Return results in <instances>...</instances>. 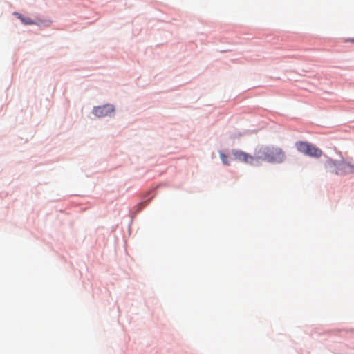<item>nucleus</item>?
<instances>
[{"label":"nucleus","instance_id":"obj_1","mask_svg":"<svg viewBox=\"0 0 354 354\" xmlns=\"http://www.w3.org/2000/svg\"><path fill=\"white\" fill-rule=\"evenodd\" d=\"M257 160L271 163H282L286 160L284 151L275 146H261L255 149Z\"/></svg>","mask_w":354,"mask_h":354},{"label":"nucleus","instance_id":"obj_2","mask_svg":"<svg viewBox=\"0 0 354 354\" xmlns=\"http://www.w3.org/2000/svg\"><path fill=\"white\" fill-rule=\"evenodd\" d=\"M295 147L299 152L310 157L318 158L323 154L319 148L308 142L298 141L295 143Z\"/></svg>","mask_w":354,"mask_h":354},{"label":"nucleus","instance_id":"obj_3","mask_svg":"<svg viewBox=\"0 0 354 354\" xmlns=\"http://www.w3.org/2000/svg\"><path fill=\"white\" fill-rule=\"evenodd\" d=\"M232 153L235 160L241 162L252 164L255 160H257L255 154L254 156H252L241 150L233 149L232 151Z\"/></svg>","mask_w":354,"mask_h":354},{"label":"nucleus","instance_id":"obj_4","mask_svg":"<svg viewBox=\"0 0 354 354\" xmlns=\"http://www.w3.org/2000/svg\"><path fill=\"white\" fill-rule=\"evenodd\" d=\"M344 164V160L335 161L332 159H328L324 165L325 169L328 172L333 173L337 175H344L343 170L342 171L340 165Z\"/></svg>","mask_w":354,"mask_h":354},{"label":"nucleus","instance_id":"obj_5","mask_svg":"<svg viewBox=\"0 0 354 354\" xmlns=\"http://www.w3.org/2000/svg\"><path fill=\"white\" fill-rule=\"evenodd\" d=\"M93 112L97 117H106L111 115L114 112V108L113 105L105 104L94 107Z\"/></svg>","mask_w":354,"mask_h":354},{"label":"nucleus","instance_id":"obj_6","mask_svg":"<svg viewBox=\"0 0 354 354\" xmlns=\"http://www.w3.org/2000/svg\"><path fill=\"white\" fill-rule=\"evenodd\" d=\"M340 168L343 170L344 174H354V163L344 160V164L340 165Z\"/></svg>","mask_w":354,"mask_h":354},{"label":"nucleus","instance_id":"obj_7","mask_svg":"<svg viewBox=\"0 0 354 354\" xmlns=\"http://www.w3.org/2000/svg\"><path fill=\"white\" fill-rule=\"evenodd\" d=\"M15 15L19 19L21 22L25 25H31L35 24V22L29 17H24L19 13H15Z\"/></svg>","mask_w":354,"mask_h":354},{"label":"nucleus","instance_id":"obj_8","mask_svg":"<svg viewBox=\"0 0 354 354\" xmlns=\"http://www.w3.org/2000/svg\"><path fill=\"white\" fill-rule=\"evenodd\" d=\"M220 158L221 159L222 162L225 165H230V158L228 156L225 155L222 151L219 152Z\"/></svg>","mask_w":354,"mask_h":354},{"label":"nucleus","instance_id":"obj_9","mask_svg":"<svg viewBox=\"0 0 354 354\" xmlns=\"http://www.w3.org/2000/svg\"><path fill=\"white\" fill-rule=\"evenodd\" d=\"M350 41L354 42V39H351Z\"/></svg>","mask_w":354,"mask_h":354}]
</instances>
